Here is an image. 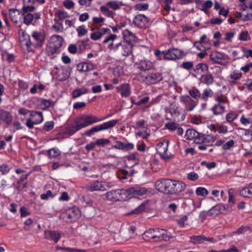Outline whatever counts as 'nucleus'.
<instances>
[{
  "label": "nucleus",
  "mask_w": 252,
  "mask_h": 252,
  "mask_svg": "<svg viewBox=\"0 0 252 252\" xmlns=\"http://www.w3.org/2000/svg\"><path fill=\"white\" fill-rule=\"evenodd\" d=\"M106 5L107 7L114 10H118L120 8V6L116 1H109L106 3Z\"/></svg>",
  "instance_id": "nucleus-54"
},
{
  "label": "nucleus",
  "mask_w": 252,
  "mask_h": 252,
  "mask_svg": "<svg viewBox=\"0 0 252 252\" xmlns=\"http://www.w3.org/2000/svg\"><path fill=\"white\" fill-rule=\"evenodd\" d=\"M129 175L128 171L124 169H120L117 172V176L120 180H125Z\"/></svg>",
  "instance_id": "nucleus-42"
},
{
  "label": "nucleus",
  "mask_w": 252,
  "mask_h": 252,
  "mask_svg": "<svg viewBox=\"0 0 252 252\" xmlns=\"http://www.w3.org/2000/svg\"><path fill=\"white\" fill-rule=\"evenodd\" d=\"M35 7L33 5H29L24 4L22 9L21 14L25 15L26 13H29V12L33 11Z\"/></svg>",
  "instance_id": "nucleus-49"
},
{
  "label": "nucleus",
  "mask_w": 252,
  "mask_h": 252,
  "mask_svg": "<svg viewBox=\"0 0 252 252\" xmlns=\"http://www.w3.org/2000/svg\"><path fill=\"white\" fill-rule=\"evenodd\" d=\"M81 129V128L78 124H75V125L71 126L68 128V132L70 135H72Z\"/></svg>",
  "instance_id": "nucleus-55"
},
{
  "label": "nucleus",
  "mask_w": 252,
  "mask_h": 252,
  "mask_svg": "<svg viewBox=\"0 0 252 252\" xmlns=\"http://www.w3.org/2000/svg\"><path fill=\"white\" fill-rule=\"evenodd\" d=\"M112 148L125 151L133 149L134 145L130 143H125L120 141H116L115 142V145L112 146Z\"/></svg>",
  "instance_id": "nucleus-21"
},
{
  "label": "nucleus",
  "mask_w": 252,
  "mask_h": 252,
  "mask_svg": "<svg viewBox=\"0 0 252 252\" xmlns=\"http://www.w3.org/2000/svg\"><path fill=\"white\" fill-rule=\"evenodd\" d=\"M20 14V11L16 8H11L9 9V15L10 19L14 23H18V17Z\"/></svg>",
  "instance_id": "nucleus-29"
},
{
  "label": "nucleus",
  "mask_w": 252,
  "mask_h": 252,
  "mask_svg": "<svg viewBox=\"0 0 252 252\" xmlns=\"http://www.w3.org/2000/svg\"><path fill=\"white\" fill-rule=\"evenodd\" d=\"M118 122V120H113L106 123H104L101 125L95 126L94 127H92L90 129L86 131L84 133V135L90 137L92 136L95 132H97L101 130L108 129L114 127Z\"/></svg>",
  "instance_id": "nucleus-4"
},
{
  "label": "nucleus",
  "mask_w": 252,
  "mask_h": 252,
  "mask_svg": "<svg viewBox=\"0 0 252 252\" xmlns=\"http://www.w3.org/2000/svg\"><path fill=\"white\" fill-rule=\"evenodd\" d=\"M110 143L109 140L104 138H100L95 141V144L97 146H105L106 145L109 144Z\"/></svg>",
  "instance_id": "nucleus-57"
},
{
  "label": "nucleus",
  "mask_w": 252,
  "mask_h": 252,
  "mask_svg": "<svg viewBox=\"0 0 252 252\" xmlns=\"http://www.w3.org/2000/svg\"><path fill=\"white\" fill-rule=\"evenodd\" d=\"M169 141L168 140H164L159 142L156 147V151L160 157L165 160L167 161L173 158L174 155L167 153Z\"/></svg>",
  "instance_id": "nucleus-5"
},
{
  "label": "nucleus",
  "mask_w": 252,
  "mask_h": 252,
  "mask_svg": "<svg viewBox=\"0 0 252 252\" xmlns=\"http://www.w3.org/2000/svg\"><path fill=\"white\" fill-rule=\"evenodd\" d=\"M63 216L67 222H73L80 217L81 212L78 208L73 207L65 210Z\"/></svg>",
  "instance_id": "nucleus-6"
},
{
  "label": "nucleus",
  "mask_w": 252,
  "mask_h": 252,
  "mask_svg": "<svg viewBox=\"0 0 252 252\" xmlns=\"http://www.w3.org/2000/svg\"><path fill=\"white\" fill-rule=\"evenodd\" d=\"M76 31L79 36H82L86 35L88 32V31L85 29V27L84 25L78 27L77 28Z\"/></svg>",
  "instance_id": "nucleus-56"
},
{
  "label": "nucleus",
  "mask_w": 252,
  "mask_h": 252,
  "mask_svg": "<svg viewBox=\"0 0 252 252\" xmlns=\"http://www.w3.org/2000/svg\"><path fill=\"white\" fill-rule=\"evenodd\" d=\"M100 10L104 14L108 17L114 19L115 13L112 11L109 10V9L105 6H101L100 8Z\"/></svg>",
  "instance_id": "nucleus-41"
},
{
  "label": "nucleus",
  "mask_w": 252,
  "mask_h": 252,
  "mask_svg": "<svg viewBox=\"0 0 252 252\" xmlns=\"http://www.w3.org/2000/svg\"><path fill=\"white\" fill-rule=\"evenodd\" d=\"M94 65L93 63L88 62H82L77 65V69L79 72H85L94 69Z\"/></svg>",
  "instance_id": "nucleus-22"
},
{
  "label": "nucleus",
  "mask_w": 252,
  "mask_h": 252,
  "mask_svg": "<svg viewBox=\"0 0 252 252\" xmlns=\"http://www.w3.org/2000/svg\"><path fill=\"white\" fill-rule=\"evenodd\" d=\"M54 123L53 121L46 122L43 127L44 130L49 131L54 128Z\"/></svg>",
  "instance_id": "nucleus-60"
},
{
  "label": "nucleus",
  "mask_w": 252,
  "mask_h": 252,
  "mask_svg": "<svg viewBox=\"0 0 252 252\" xmlns=\"http://www.w3.org/2000/svg\"><path fill=\"white\" fill-rule=\"evenodd\" d=\"M52 44L61 48L63 42V38L59 35H53L51 38Z\"/></svg>",
  "instance_id": "nucleus-31"
},
{
  "label": "nucleus",
  "mask_w": 252,
  "mask_h": 252,
  "mask_svg": "<svg viewBox=\"0 0 252 252\" xmlns=\"http://www.w3.org/2000/svg\"><path fill=\"white\" fill-rule=\"evenodd\" d=\"M138 68L143 71H151L155 69L153 63L148 60H141L138 64Z\"/></svg>",
  "instance_id": "nucleus-24"
},
{
  "label": "nucleus",
  "mask_w": 252,
  "mask_h": 252,
  "mask_svg": "<svg viewBox=\"0 0 252 252\" xmlns=\"http://www.w3.org/2000/svg\"><path fill=\"white\" fill-rule=\"evenodd\" d=\"M56 248L57 250H64L67 252H86V250H85L73 249L71 248L60 247L59 246H56Z\"/></svg>",
  "instance_id": "nucleus-44"
},
{
  "label": "nucleus",
  "mask_w": 252,
  "mask_h": 252,
  "mask_svg": "<svg viewBox=\"0 0 252 252\" xmlns=\"http://www.w3.org/2000/svg\"><path fill=\"white\" fill-rule=\"evenodd\" d=\"M109 187L108 184L106 182L95 181L93 184L87 187V190L91 192L97 190L104 191Z\"/></svg>",
  "instance_id": "nucleus-13"
},
{
  "label": "nucleus",
  "mask_w": 252,
  "mask_h": 252,
  "mask_svg": "<svg viewBox=\"0 0 252 252\" xmlns=\"http://www.w3.org/2000/svg\"><path fill=\"white\" fill-rule=\"evenodd\" d=\"M189 93L190 95L194 99H197L201 96V94L199 91L195 88L190 90Z\"/></svg>",
  "instance_id": "nucleus-50"
},
{
  "label": "nucleus",
  "mask_w": 252,
  "mask_h": 252,
  "mask_svg": "<svg viewBox=\"0 0 252 252\" xmlns=\"http://www.w3.org/2000/svg\"><path fill=\"white\" fill-rule=\"evenodd\" d=\"M132 44L130 45L125 44V42H120L115 45V49H119L118 52L125 57L129 56L132 53Z\"/></svg>",
  "instance_id": "nucleus-16"
},
{
  "label": "nucleus",
  "mask_w": 252,
  "mask_h": 252,
  "mask_svg": "<svg viewBox=\"0 0 252 252\" xmlns=\"http://www.w3.org/2000/svg\"><path fill=\"white\" fill-rule=\"evenodd\" d=\"M150 21V19L143 14H138L134 18L133 24L137 27L146 28Z\"/></svg>",
  "instance_id": "nucleus-11"
},
{
  "label": "nucleus",
  "mask_w": 252,
  "mask_h": 252,
  "mask_svg": "<svg viewBox=\"0 0 252 252\" xmlns=\"http://www.w3.org/2000/svg\"><path fill=\"white\" fill-rule=\"evenodd\" d=\"M240 195L243 197L250 198L252 197V192L249 187L244 188L240 192Z\"/></svg>",
  "instance_id": "nucleus-43"
},
{
  "label": "nucleus",
  "mask_w": 252,
  "mask_h": 252,
  "mask_svg": "<svg viewBox=\"0 0 252 252\" xmlns=\"http://www.w3.org/2000/svg\"><path fill=\"white\" fill-rule=\"evenodd\" d=\"M163 79L162 74L155 70H152L149 74L145 77V81L149 85L155 84Z\"/></svg>",
  "instance_id": "nucleus-8"
},
{
  "label": "nucleus",
  "mask_w": 252,
  "mask_h": 252,
  "mask_svg": "<svg viewBox=\"0 0 252 252\" xmlns=\"http://www.w3.org/2000/svg\"><path fill=\"white\" fill-rule=\"evenodd\" d=\"M222 213L220 204L216 205L212 207L209 210V216L211 217H215L220 214Z\"/></svg>",
  "instance_id": "nucleus-35"
},
{
  "label": "nucleus",
  "mask_w": 252,
  "mask_h": 252,
  "mask_svg": "<svg viewBox=\"0 0 252 252\" xmlns=\"http://www.w3.org/2000/svg\"><path fill=\"white\" fill-rule=\"evenodd\" d=\"M165 127L170 130H175L177 128L178 124L175 122H168L165 124Z\"/></svg>",
  "instance_id": "nucleus-61"
},
{
  "label": "nucleus",
  "mask_w": 252,
  "mask_h": 252,
  "mask_svg": "<svg viewBox=\"0 0 252 252\" xmlns=\"http://www.w3.org/2000/svg\"><path fill=\"white\" fill-rule=\"evenodd\" d=\"M154 228H151L146 231L142 235L143 239L146 241H154Z\"/></svg>",
  "instance_id": "nucleus-34"
},
{
  "label": "nucleus",
  "mask_w": 252,
  "mask_h": 252,
  "mask_svg": "<svg viewBox=\"0 0 252 252\" xmlns=\"http://www.w3.org/2000/svg\"><path fill=\"white\" fill-rule=\"evenodd\" d=\"M199 44H200L203 50L206 51L211 48V43L209 39H207V36L206 34L202 35L198 41Z\"/></svg>",
  "instance_id": "nucleus-28"
},
{
  "label": "nucleus",
  "mask_w": 252,
  "mask_h": 252,
  "mask_svg": "<svg viewBox=\"0 0 252 252\" xmlns=\"http://www.w3.org/2000/svg\"><path fill=\"white\" fill-rule=\"evenodd\" d=\"M60 48L57 46V45L50 43L48 48L46 49V51L48 52V55H53L57 53Z\"/></svg>",
  "instance_id": "nucleus-46"
},
{
  "label": "nucleus",
  "mask_w": 252,
  "mask_h": 252,
  "mask_svg": "<svg viewBox=\"0 0 252 252\" xmlns=\"http://www.w3.org/2000/svg\"><path fill=\"white\" fill-rule=\"evenodd\" d=\"M100 120L93 115L82 114L74 120V123L77 124L81 128L99 122Z\"/></svg>",
  "instance_id": "nucleus-3"
},
{
  "label": "nucleus",
  "mask_w": 252,
  "mask_h": 252,
  "mask_svg": "<svg viewBox=\"0 0 252 252\" xmlns=\"http://www.w3.org/2000/svg\"><path fill=\"white\" fill-rule=\"evenodd\" d=\"M195 193L197 196L204 197L208 194V191L204 187H198L196 189Z\"/></svg>",
  "instance_id": "nucleus-48"
},
{
  "label": "nucleus",
  "mask_w": 252,
  "mask_h": 252,
  "mask_svg": "<svg viewBox=\"0 0 252 252\" xmlns=\"http://www.w3.org/2000/svg\"><path fill=\"white\" fill-rule=\"evenodd\" d=\"M35 125L40 124L43 120V117L42 112H37L32 111L31 112L30 117Z\"/></svg>",
  "instance_id": "nucleus-26"
},
{
  "label": "nucleus",
  "mask_w": 252,
  "mask_h": 252,
  "mask_svg": "<svg viewBox=\"0 0 252 252\" xmlns=\"http://www.w3.org/2000/svg\"><path fill=\"white\" fill-rule=\"evenodd\" d=\"M146 203H142L138 207L135 209L129 212L126 214V216H130L134 214H140L142 213L145 210Z\"/></svg>",
  "instance_id": "nucleus-33"
},
{
  "label": "nucleus",
  "mask_w": 252,
  "mask_h": 252,
  "mask_svg": "<svg viewBox=\"0 0 252 252\" xmlns=\"http://www.w3.org/2000/svg\"><path fill=\"white\" fill-rule=\"evenodd\" d=\"M117 92L120 93L122 97H127L131 93L129 84L124 83L116 87Z\"/></svg>",
  "instance_id": "nucleus-20"
},
{
  "label": "nucleus",
  "mask_w": 252,
  "mask_h": 252,
  "mask_svg": "<svg viewBox=\"0 0 252 252\" xmlns=\"http://www.w3.org/2000/svg\"><path fill=\"white\" fill-rule=\"evenodd\" d=\"M149 8V4L146 3H139L136 4L134 6V9L135 10H138L140 11L142 10H146Z\"/></svg>",
  "instance_id": "nucleus-53"
},
{
  "label": "nucleus",
  "mask_w": 252,
  "mask_h": 252,
  "mask_svg": "<svg viewBox=\"0 0 252 252\" xmlns=\"http://www.w3.org/2000/svg\"><path fill=\"white\" fill-rule=\"evenodd\" d=\"M24 16V23L27 25H29L32 24L34 16L31 13H26L25 15H22Z\"/></svg>",
  "instance_id": "nucleus-47"
},
{
  "label": "nucleus",
  "mask_w": 252,
  "mask_h": 252,
  "mask_svg": "<svg viewBox=\"0 0 252 252\" xmlns=\"http://www.w3.org/2000/svg\"><path fill=\"white\" fill-rule=\"evenodd\" d=\"M200 133L193 129H188L186 132L185 137L187 140H194L196 143V140L197 137H200Z\"/></svg>",
  "instance_id": "nucleus-27"
},
{
  "label": "nucleus",
  "mask_w": 252,
  "mask_h": 252,
  "mask_svg": "<svg viewBox=\"0 0 252 252\" xmlns=\"http://www.w3.org/2000/svg\"><path fill=\"white\" fill-rule=\"evenodd\" d=\"M213 92L212 90L209 88L205 89L202 94H201L200 98L204 101H207L208 97H211L213 95Z\"/></svg>",
  "instance_id": "nucleus-40"
},
{
  "label": "nucleus",
  "mask_w": 252,
  "mask_h": 252,
  "mask_svg": "<svg viewBox=\"0 0 252 252\" xmlns=\"http://www.w3.org/2000/svg\"><path fill=\"white\" fill-rule=\"evenodd\" d=\"M208 69L209 66L207 64L205 63H199L193 68V70L196 73H201L207 71Z\"/></svg>",
  "instance_id": "nucleus-30"
},
{
  "label": "nucleus",
  "mask_w": 252,
  "mask_h": 252,
  "mask_svg": "<svg viewBox=\"0 0 252 252\" xmlns=\"http://www.w3.org/2000/svg\"><path fill=\"white\" fill-rule=\"evenodd\" d=\"M19 33V35L20 36L22 35V37L23 38V41L25 42V44L26 42H29V39L30 38L31 36L26 33V31L21 29Z\"/></svg>",
  "instance_id": "nucleus-59"
},
{
  "label": "nucleus",
  "mask_w": 252,
  "mask_h": 252,
  "mask_svg": "<svg viewBox=\"0 0 252 252\" xmlns=\"http://www.w3.org/2000/svg\"><path fill=\"white\" fill-rule=\"evenodd\" d=\"M48 156L50 158H55L60 154V152L58 149H56L55 148H52L48 151Z\"/></svg>",
  "instance_id": "nucleus-58"
},
{
  "label": "nucleus",
  "mask_w": 252,
  "mask_h": 252,
  "mask_svg": "<svg viewBox=\"0 0 252 252\" xmlns=\"http://www.w3.org/2000/svg\"><path fill=\"white\" fill-rule=\"evenodd\" d=\"M123 38L128 45L132 44L133 41H135L136 38V36L128 30H126L123 32Z\"/></svg>",
  "instance_id": "nucleus-25"
},
{
  "label": "nucleus",
  "mask_w": 252,
  "mask_h": 252,
  "mask_svg": "<svg viewBox=\"0 0 252 252\" xmlns=\"http://www.w3.org/2000/svg\"><path fill=\"white\" fill-rule=\"evenodd\" d=\"M190 242L194 245L200 244L203 243L205 241L210 243H215L216 240L213 237L207 238L203 235L192 236L190 237Z\"/></svg>",
  "instance_id": "nucleus-18"
},
{
  "label": "nucleus",
  "mask_w": 252,
  "mask_h": 252,
  "mask_svg": "<svg viewBox=\"0 0 252 252\" xmlns=\"http://www.w3.org/2000/svg\"><path fill=\"white\" fill-rule=\"evenodd\" d=\"M88 93V89L84 87H82L79 89L74 90L72 92V97L77 98L80 96L81 95L87 94Z\"/></svg>",
  "instance_id": "nucleus-38"
},
{
  "label": "nucleus",
  "mask_w": 252,
  "mask_h": 252,
  "mask_svg": "<svg viewBox=\"0 0 252 252\" xmlns=\"http://www.w3.org/2000/svg\"><path fill=\"white\" fill-rule=\"evenodd\" d=\"M193 66V63L191 62H184L182 63L181 67L186 70H189Z\"/></svg>",
  "instance_id": "nucleus-63"
},
{
  "label": "nucleus",
  "mask_w": 252,
  "mask_h": 252,
  "mask_svg": "<svg viewBox=\"0 0 252 252\" xmlns=\"http://www.w3.org/2000/svg\"><path fill=\"white\" fill-rule=\"evenodd\" d=\"M214 82V78L211 74H208L205 76L204 83L207 86L212 85Z\"/></svg>",
  "instance_id": "nucleus-52"
},
{
  "label": "nucleus",
  "mask_w": 252,
  "mask_h": 252,
  "mask_svg": "<svg viewBox=\"0 0 252 252\" xmlns=\"http://www.w3.org/2000/svg\"><path fill=\"white\" fill-rule=\"evenodd\" d=\"M57 69L56 79L60 82L67 80L72 71L71 68H68L65 66H62L60 69L57 68Z\"/></svg>",
  "instance_id": "nucleus-10"
},
{
  "label": "nucleus",
  "mask_w": 252,
  "mask_h": 252,
  "mask_svg": "<svg viewBox=\"0 0 252 252\" xmlns=\"http://www.w3.org/2000/svg\"><path fill=\"white\" fill-rule=\"evenodd\" d=\"M156 189L159 192L167 195H178L186 188L184 182L170 179H161L155 183Z\"/></svg>",
  "instance_id": "nucleus-1"
},
{
  "label": "nucleus",
  "mask_w": 252,
  "mask_h": 252,
  "mask_svg": "<svg viewBox=\"0 0 252 252\" xmlns=\"http://www.w3.org/2000/svg\"><path fill=\"white\" fill-rule=\"evenodd\" d=\"M123 195H126L125 189H113L106 193V198L110 201H117L124 199Z\"/></svg>",
  "instance_id": "nucleus-7"
},
{
  "label": "nucleus",
  "mask_w": 252,
  "mask_h": 252,
  "mask_svg": "<svg viewBox=\"0 0 252 252\" xmlns=\"http://www.w3.org/2000/svg\"><path fill=\"white\" fill-rule=\"evenodd\" d=\"M55 16L59 18L58 20L60 21L68 17V15L67 13L63 12L61 10H58L55 13Z\"/></svg>",
  "instance_id": "nucleus-51"
},
{
  "label": "nucleus",
  "mask_w": 252,
  "mask_h": 252,
  "mask_svg": "<svg viewBox=\"0 0 252 252\" xmlns=\"http://www.w3.org/2000/svg\"><path fill=\"white\" fill-rule=\"evenodd\" d=\"M54 102L51 100L42 98L41 99L39 106L41 109L45 110L49 108L51 106L54 105Z\"/></svg>",
  "instance_id": "nucleus-37"
},
{
  "label": "nucleus",
  "mask_w": 252,
  "mask_h": 252,
  "mask_svg": "<svg viewBox=\"0 0 252 252\" xmlns=\"http://www.w3.org/2000/svg\"><path fill=\"white\" fill-rule=\"evenodd\" d=\"M196 2L197 7H199L201 5H202V7L201 8H200V9L205 12H206V11H207V9L208 8H211L213 5V2L210 0H207L203 4H202L201 2L200 1H199V2H198V1H196Z\"/></svg>",
  "instance_id": "nucleus-39"
},
{
  "label": "nucleus",
  "mask_w": 252,
  "mask_h": 252,
  "mask_svg": "<svg viewBox=\"0 0 252 252\" xmlns=\"http://www.w3.org/2000/svg\"><path fill=\"white\" fill-rule=\"evenodd\" d=\"M209 59L214 63L223 65L224 64L223 61L228 59V57L224 54L216 51L210 54Z\"/></svg>",
  "instance_id": "nucleus-15"
},
{
  "label": "nucleus",
  "mask_w": 252,
  "mask_h": 252,
  "mask_svg": "<svg viewBox=\"0 0 252 252\" xmlns=\"http://www.w3.org/2000/svg\"><path fill=\"white\" fill-rule=\"evenodd\" d=\"M249 36V32L248 31H242L239 34V39L241 41H246L248 40V37Z\"/></svg>",
  "instance_id": "nucleus-64"
},
{
  "label": "nucleus",
  "mask_w": 252,
  "mask_h": 252,
  "mask_svg": "<svg viewBox=\"0 0 252 252\" xmlns=\"http://www.w3.org/2000/svg\"><path fill=\"white\" fill-rule=\"evenodd\" d=\"M249 230L250 227L249 226H242L239 227L237 231H234L232 233L237 234H244L246 232L249 231Z\"/></svg>",
  "instance_id": "nucleus-62"
},
{
  "label": "nucleus",
  "mask_w": 252,
  "mask_h": 252,
  "mask_svg": "<svg viewBox=\"0 0 252 252\" xmlns=\"http://www.w3.org/2000/svg\"><path fill=\"white\" fill-rule=\"evenodd\" d=\"M154 242H159L162 240L169 241L172 236L168 234L166 230L159 228H154Z\"/></svg>",
  "instance_id": "nucleus-9"
},
{
  "label": "nucleus",
  "mask_w": 252,
  "mask_h": 252,
  "mask_svg": "<svg viewBox=\"0 0 252 252\" xmlns=\"http://www.w3.org/2000/svg\"><path fill=\"white\" fill-rule=\"evenodd\" d=\"M3 20L4 21L5 27H6V29H5L4 32H2V34L4 35H9L10 34H12V33L11 32V27L10 24L8 21L7 15L5 13H3Z\"/></svg>",
  "instance_id": "nucleus-36"
},
{
  "label": "nucleus",
  "mask_w": 252,
  "mask_h": 252,
  "mask_svg": "<svg viewBox=\"0 0 252 252\" xmlns=\"http://www.w3.org/2000/svg\"><path fill=\"white\" fill-rule=\"evenodd\" d=\"M184 56V52L177 48L169 49L165 54V59L175 60L182 58Z\"/></svg>",
  "instance_id": "nucleus-12"
},
{
  "label": "nucleus",
  "mask_w": 252,
  "mask_h": 252,
  "mask_svg": "<svg viewBox=\"0 0 252 252\" xmlns=\"http://www.w3.org/2000/svg\"><path fill=\"white\" fill-rule=\"evenodd\" d=\"M217 139V137L210 134H204L200 133V137L197 138L196 140V144H207L208 146H212L213 143Z\"/></svg>",
  "instance_id": "nucleus-14"
},
{
  "label": "nucleus",
  "mask_w": 252,
  "mask_h": 252,
  "mask_svg": "<svg viewBox=\"0 0 252 252\" xmlns=\"http://www.w3.org/2000/svg\"><path fill=\"white\" fill-rule=\"evenodd\" d=\"M211 110L215 115H222L225 112V107L220 104H216Z\"/></svg>",
  "instance_id": "nucleus-32"
},
{
  "label": "nucleus",
  "mask_w": 252,
  "mask_h": 252,
  "mask_svg": "<svg viewBox=\"0 0 252 252\" xmlns=\"http://www.w3.org/2000/svg\"><path fill=\"white\" fill-rule=\"evenodd\" d=\"M45 40V34L44 32L33 31L29 39V42L25 45L27 47L28 52H34V49L42 47Z\"/></svg>",
  "instance_id": "nucleus-2"
},
{
  "label": "nucleus",
  "mask_w": 252,
  "mask_h": 252,
  "mask_svg": "<svg viewBox=\"0 0 252 252\" xmlns=\"http://www.w3.org/2000/svg\"><path fill=\"white\" fill-rule=\"evenodd\" d=\"M12 116L10 112L3 109L0 110V120L10 125L12 121Z\"/></svg>",
  "instance_id": "nucleus-23"
},
{
  "label": "nucleus",
  "mask_w": 252,
  "mask_h": 252,
  "mask_svg": "<svg viewBox=\"0 0 252 252\" xmlns=\"http://www.w3.org/2000/svg\"><path fill=\"white\" fill-rule=\"evenodd\" d=\"M45 239L57 243L61 237V232L59 231L46 230L44 232Z\"/></svg>",
  "instance_id": "nucleus-19"
},
{
  "label": "nucleus",
  "mask_w": 252,
  "mask_h": 252,
  "mask_svg": "<svg viewBox=\"0 0 252 252\" xmlns=\"http://www.w3.org/2000/svg\"><path fill=\"white\" fill-rule=\"evenodd\" d=\"M54 20L56 23L52 26V29L57 32H62L63 31V24L59 22V20L55 19Z\"/></svg>",
  "instance_id": "nucleus-45"
},
{
  "label": "nucleus",
  "mask_w": 252,
  "mask_h": 252,
  "mask_svg": "<svg viewBox=\"0 0 252 252\" xmlns=\"http://www.w3.org/2000/svg\"><path fill=\"white\" fill-rule=\"evenodd\" d=\"M126 195L128 194L132 196L136 195H142L147 192V189L144 187H131L125 189Z\"/></svg>",
  "instance_id": "nucleus-17"
}]
</instances>
